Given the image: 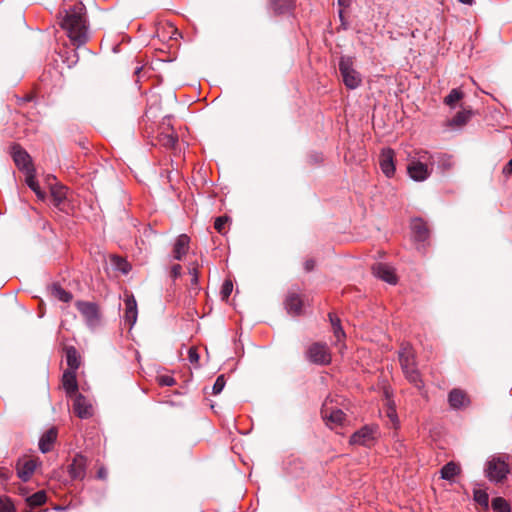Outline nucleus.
<instances>
[{
  "mask_svg": "<svg viewBox=\"0 0 512 512\" xmlns=\"http://www.w3.org/2000/svg\"><path fill=\"white\" fill-rule=\"evenodd\" d=\"M97 477H98L99 479H102V480L106 479V477H107V471H106V469H105V468H103V467H101V468L98 470V472H97Z\"/></svg>",
  "mask_w": 512,
  "mask_h": 512,
  "instance_id": "49530a36",
  "label": "nucleus"
},
{
  "mask_svg": "<svg viewBox=\"0 0 512 512\" xmlns=\"http://www.w3.org/2000/svg\"><path fill=\"white\" fill-rule=\"evenodd\" d=\"M442 166L444 169H450L452 167V162H451V158L450 157H446L443 162H442Z\"/></svg>",
  "mask_w": 512,
  "mask_h": 512,
  "instance_id": "de8ad7c7",
  "label": "nucleus"
},
{
  "mask_svg": "<svg viewBox=\"0 0 512 512\" xmlns=\"http://www.w3.org/2000/svg\"><path fill=\"white\" fill-rule=\"evenodd\" d=\"M321 415L326 424L331 428L342 425L345 420L344 412L333 406V400L330 397H327L324 401L321 408Z\"/></svg>",
  "mask_w": 512,
  "mask_h": 512,
  "instance_id": "0eeeda50",
  "label": "nucleus"
},
{
  "mask_svg": "<svg viewBox=\"0 0 512 512\" xmlns=\"http://www.w3.org/2000/svg\"><path fill=\"white\" fill-rule=\"evenodd\" d=\"M398 356L402 371L407 380L416 388L421 389L423 387V381L416 366L413 348L408 343H403Z\"/></svg>",
  "mask_w": 512,
  "mask_h": 512,
  "instance_id": "7ed1b4c3",
  "label": "nucleus"
},
{
  "mask_svg": "<svg viewBox=\"0 0 512 512\" xmlns=\"http://www.w3.org/2000/svg\"><path fill=\"white\" fill-rule=\"evenodd\" d=\"M448 401L454 409L465 407L469 403L466 393L460 389H453L449 393Z\"/></svg>",
  "mask_w": 512,
  "mask_h": 512,
  "instance_id": "aec40b11",
  "label": "nucleus"
},
{
  "mask_svg": "<svg viewBox=\"0 0 512 512\" xmlns=\"http://www.w3.org/2000/svg\"><path fill=\"white\" fill-rule=\"evenodd\" d=\"M189 273L191 275V286L197 289L198 285V272L195 267L189 269Z\"/></svg>",
  "mask_w": 512,
  "mask_h": 512,
  "instance_id": "a19ab883",
  "label": "nucleus"
},
{
  "mask_svg": "<svg viewBox=\"0 0 512 512\" xmlns=\"http://www.w3.org/2000/svg\"><path fill=\"white\" fill-rule=\"evenodd\" d=\"M225 383H226V382H225V377H224V375H219V376L217 377V379H216V381H215L214 385H213V388H212V390H213V394H214V395H217V394L221 393V392H222V390H223V389H224V387H225Z\"/></svg>",
  "mask_w": 512,
  "mask_h": 512,
  "instance_id": "f704fd0d",
  "label": "nucleus"
},
{
  "mask_svg": "<svg viewBox=\"0 0 512 512\" xmlns=\"http://www.w3.org/2000/svg\"><path fill=\"white\" fill-rule=\"evenodd\" d=\"M373 439L374 436L372 429L363 427L351 436L350 443L368 446L373 441Z\"/></svg>",
  "mask_w": 512,
  "mask_h": 512,
  "instance_id": "6ab92c4d",
  "label": "nucleus"
},
{
  "mask_svg": "<svg viewBox=\"0 0 512 512\" xmlns=\"http://www.w3.org/2000/svg\"><path fill=\"white\" fill-rule=\"evenodd\" d=\"M61 27L66 31L71 42L79 47L89 39V27L86 19V8L79 2L61 13Z\"/></svg>",
  "mask_w": 512,
  "mask_h": 512,
  "instance_id": "f257e3e1",
  "label": "nucleus"
},
{
  "mask_svg": "<svg viewBox=\"0 0 512 512\" xmlns=\"http://www.w3.org/2000/svg\"><path fill=\"white\" fill-rule=\"evenodd\" d=\"M36 466V461L32 459L19 463L17 466L18 477L24 482L28 481L35 472Z\"/></svg>",
  "mask_w": 512,
  "mask_h": 512,
  "instance_id": "412c9836",
  "label": "nucleus"
},
{
  "mask_svg": "<svg viewBox=\"0 0 512 512\" xmlns=\"http://www.w3.org/2000/svg\"><path fill=\"white\" fill-rule=\"evenodd\" d=\"M492 508L496 512H511L510 504L503 497H495L492 500Z\"/></svg>",
  "mask_w": 512,
  "mask_h": 512,
  "instance_id": "2f4dec72",
  "label": "nucleus"
},
{
  "mask_svg": "<svg viewBox=\"0 0 512 512\" xmlns=\"http://www.w3.org/2000/svg\"><path fill=\"white\" fill-rule=\"evenodd\" d=\"M372 271L377 278L389 284H395L397 281V277L395 275L393 267H391L388 264L376 263L375 265H373Z\"/></svg>",
  "mask_w": 512,
  "mask_h": 512,
  "instance_id": "ddd939ff",
  "label": "nucleus"
},
{
  "mask_svg": "<svg viewBox=\"0 0 512 512\" xmlns=\"http://www.w3.org/2000/svg\"><path fill=\"white\" fill-rule=\"evenodd\" d=\"M338 66L342 82L347 89L355 90L361 86L362 76L355 69L352 57L341 56Z\"/></svg>",
  "mask_w": 512,
  "mask_h": 512,
  "instance_id": "39448f33",
  "label": "nucleus"
},
{
  "mask_svg": "<svg viewBox=\"0 0 512 512\" xmlns=\"http://www.w3.org/2000/svg\"><path fill=\"white\" fill-rule=\"evenodd\" d=\"M460 3L465 5H472L474 0H458Z\"/></svg>",
  "mask_w": 512,
  "mask_h": 512,
  "instance_id": "3c124183",
  "label": "nucleus"
},
{
  "mask_svg": "<svg viewBox=\"0 0 512 512\" xmlns=\"http://www.w3.org/2000/svg\"><path fill=\"white\" fill-rule=\"evenodd\" d=\"M470 117H471L470 111H465V110L460 111L452 119H450L447 122V125L449 127L460 128V127L464 126L469 121Z\"/></svg>",
  "mask_w": 512,
  "mask_h": 512,
  "instance_id": "b1692460",
  "label": "nucleus"
},
{
  "mask_svg": "<svg viewBox=\"0 0 512 512\" xmlns=\"http://www.w3.org/2000/svg\"><path fill=\"white\" fill-rule=\"evenodd\" d=\"M0 512H15L14 505L8 498H0Z\"/></svg>",
  "mask_w": 512,
  "mask_h": 512,
  "instance_id": "c9c22d12",
  "label": "nucleus"
},
{
  "mask_svg": "<svg viewBox=\"0 0 512 512\" xmlns=\"http://www.w3.org/2000/svg\"><path fill=\"white\" fill-rule=\"evenodd\" d=\"M181 269H182V268H181V265H179V264H175V265H173V266L171 267V270H170V276H171V278H173V279H177V278L180 276V274H181Z\"/></svg>",
  "mask_w": 512,
  "mask_h": 512,
  "instance_id": "79ce46f5",
  "label": "nucleus"
},
{
  "mask_svg": "<svg viewBox=\"0 0 512 512\" xmlns=\"http://www.w3.org/2000/svg\"><path fill=\"white\" fill-rule=\"evenodd\" d=\"M12 157L19 169L24 170L25 172L33 170L30 155L21 147L14 146L12 148Z\"/></svg>",
  "mask_w": 512,
  "mask_h": 512,
  "instance_id": "9b49d317",
  "label": "nucleus"
},
{
  "mask_svg": "<svg viewBox=\"0 0 512 512\" xmlns=\"http://www.w3.org/2000/svg\"><path fill=\"white\" fill-rule=\"evenodd\" d=\"M330 322L333 328L334 336L339 342L345 337V333L340 325V321L333 314H329Z\"/></svg>",
  "mask_w": 512,
  "mask_h": 512,
  "instance_id": "473e14b6",
  "label": "nucleus"
},
{
  "mask_svg": "<svg viewBox=\"0 0 512 512\" xmlns=\"http://www.w3.org/2000/svg\"><path fill=\"white\" fill-rule=\"evenodd\" d=\"M125 310H124V320L125 323L129 325L131 329L137 321L138 310H137V302L133 295H126L124 300Z\"/></svg>",
  "mask_w": 512,
  "mask_h": 512,
  "instance_id": "f8f14e48",
  "label": "nucleus"
},
{
  "mask_svg": "<svg viewBox=\"0 0 512 512\" xmlns=\"http://www.w3.org/2000/svg\"><path fill=\"white\" fill-rule=\"evenodd\" d=\"M394 152L391 149H383L379 157V164L382 172L387 177H392L395 173Z\"/></svg>",
  "mask_w": 512,
  "mask_h": 512,
  "instance_id": "4468645a",
  "label": "nucleus"
},
{
  "mask_svg": "<svg viewBox=\"0 0 512 512\" xmlns=\"http://www.w3.org/2000/svg\"><path fill=\"white\" fill-rule=\"evenodd\" d=\"M47 500L46 493L44 491H38L31 496L27 497L26 502L30 508H35L43 505Z\"/></svg>",
  "mask_w": 512,
  "mask_h": 512,
  "instance_id": "cd10ccee",
  "label": "nucleus"
},
{
  "mask_svg": "<svg viewBox=\"0 0 512 512\" xmlns=\"http://www.w3.org/2000/svg\"><path fill=\"white\" fill-rule=\"evenodd\" d=\"M411 230L416 241L424 242L429 236V230L426 223L420 219L415 218L411 222Z\"/></svg>",
  "mask_w": 512,
  "mask_h": 512,
  "instance_id": "a211bd4d",
  "label": "nucleus"
},
{
  "mask_svg": "<svg viewBox=\"0 0 512 512\" xmlns=\"http://www.w3.org/2000/svg\"><path fill=\"white\" fill-rule=\"evenodd\" d=\"M463 96L464 94L460 89H452L450 93L444 98V103L453 108L463 98Z\"/></svg>",
  "mask_w": 512,
  "mask_h": 512,
  "instance_id": "c85d7f7f",
  "label": "nucleus"
},
{
  "mask_svg": "<svg viewBox=\"0 0 512 512\" xmlns=\"http://www.w3.org/2000/svg\"><path fill=\"white\" fill-rule=\"evenodd\" d=\"M473 499L474 501L483 507L484 509H488L489 507V495L486 491L476 489L473 492Z\"/></svg>",
  "mask_w": 512,
  "mask_h": 512,
  "instance_id": "7c9ffc66",
  "label": "nucleus"
},
{
  "mask_svg": "<svg viewBox=\"0 0 512 512\" xmlns=\"http://www.w3.org/2000/svg\"><path fill=\"white\" fill-rule=\"evenodd\" d=\"M314 266H315V262L312 259L306 260L304 263V268L308 272L313 270Z\"/></svg>",
  "mask_w": 512,
  "mask_h": 512,
  "instance_id": "a18cd8bd",
  "label": "nucleus"
},
{
  "mask_svg": "<svg viewBox=\"0 0 512 512\" xmlns=\"http://www.w3.org/2000/svg\"><path fill=\"white\" fill-rule=\"evenodd\" d=\"M161 141H162L163 145H165L167 147H174L175 144L177 143L178 139L176 136H174L172 134H166V135L162 136Z\"/></svg>",
  "mask_w": 512,
  "mask_h": 512,
  "instance_id": "ea45409f",
  "label": "nucleus"
},
{
  "mask_svg": "<svg viewBox=\"0 0 512 512\" xmlns=\"http://www.w3.org/2000/svg\"><path fill=\"white\" fill-rule=\"evenodd\" d=\"M190 238L186 234H181L177 237L173 247V258L175 260H182L189 249Z\"/></svg>",
  "mask_w": 512,
  "mask_h": 512,
  "instance_id": "f3484780",
  "label": "nucleus"
},
{
  "mask_svg": "<svg viewBox=\"0 0 512 512\" xmlns=\"http://www.w3.org/2000/svg\"><path fill=\"white\" fill-rule=\"evenodd\" d=\"M285 306L290 315L298 316L302 313L303 300L299 294L291 291L286 297Z\"/></svg>",
  "mask_w": 512,
  "mask_h": 512,
  "instance_id": "dca6fc26",
  "label": "nucleus"
},
{
  "mask_svg": "<svg viewBox=\"0 0 512 512\" xmlns=\"http://www.w3.org/2000/svg\"><path fill=\"white\" fill-rule=\"evenodd\" d=\"M387 415H388V417L391 419V421L393 423L396 422L397 416H396V411H395V409L393 407H389L388 408Z\"/></svg>",
  "mask_w": 512,
  "mask_h": 512,
  "instance_id": "c03bdc74",
  "label": "nucleus"
},
{
  "mask_svg": "<svg viewBox=\"0 0 512 512\" xmlns=\"http://www.w3.org/2000/svg\"><path fill=\"white\" fill-rule=\"evenodd\" d=\"M75 305L90 329H95L100 325L101 316L97 304L93 302L77 301Z\"/></svg>",
  "mask_w": 512,
  "mask_h": 512,
  "instance_id": "423d86ee",
  "label": "nucleus"
},
{
  "mask_svg": "<svg viewBox=\"0 0 512 512\" xmlns=\"http://www.w3.org/2000/svg\"><path fill=\"white\" fill-rule=\"evenodd\" d=\"M140 70H141V68H137V69H136V71H135V73H139V72H140Z\"/></svg>",
  "mask_w": 512,
  "mask_h": 512,
  "instance_id": "603ef678",
  "label": "nucleus"
},
{
  "mask_svg": "<svg viewBox=\"0 0 512 512\" xmlns=\"http://www.w3.org/2000/svg\"><path fill=\"white\" fill-rule=\"evenodd\" d=\"M52 295L62 302H69L72 299V294L57 284L51 288Z\"/></svg>",
  "mask_w": 512,
  "mask_h": 512,
  "instance_id": "c756f323",
  "label": "nucleus"
},
{
  "mask_svg": "<svg viewBox=\"0 0 512 512\" xmlns=\"http://www.w3.org/2000/svg\"><path fill=\"white\" fill-rule=\"evenodd\" d=\"M57 438V431L54 428L46 431L39 440V449L42 453H47L52 450L53 444Z\"/></svg>",
  "mask_w": 512,
  "mask_h": 512,
  "instance_id": "4be33fe9",
  "label": "nucleus"
},
{
  "mask_svg": "<svg viewBox=\"0 0 512 512\" xmlns=\"http://www.w3.org/2000/svg\"><path fill=\"white\" fill-rule=\"evenodd\" d=\"M350 0H338V4L341 7H347L349 6Z\"/></svg>",
  "mask_w": 512,
  "mask_h": 512,
  "instance_id": "8fccbe9b",
  "label": "nucleus"
},
{
  "mask_svg": "<svg viewBox=\"0 0 512 512\" xmlns=\"http://www.w3.org/2000/svg\"><path fill=\"white\" fill-rule=\"evenodd\" d=\"M228 221V218L227 217H218L216 218L215 222H214V228L221 234H224L225 232V225Z\"/></svg>",
  "mask_w": 512,
  "mask_h": 512,
  "instance_id": "4c0bfd02",
  "label": "nucleus"
},
{
  "mask_svg": "<svg viewBox=\"0 0 512 512\" xmlns=\"http://www.w3.org/2000/svg\"><path fill=\"white\" fill-rule=\"evenodd\" d=\"M188 357H189V360H190L191 363L198 362V360H199V355H198L197 351L194 348H190L189 349Z\"/></svg>",
  "mask_w": 512,
  "mask_h": 512,
  "instance_id": "37998d69",
  "label": "nucleus"
},
{
  "mask_svg": "<svg viewBox=\"0 0 512 512\" xmlns=\"http://www.w3.org/2000/svg\"><path fill=\"white\" fill-rule=\"evenodd\" d=\"M62 385L69 398H72L75 394H79L76 371L66 370L62 376Z\"/></svg>",
  "mask_w": 512,
  "mask_h": 512,
  "instance_id": "2eb2a0df",
  "label": "nucleus"
},
{
  "mask_svg": "<svg viewBox=\"0 0 512 512\" xmlns=\"http://www.w3.org/2000/svg\"><path fill=\"white\" fill-rule=\"evenodd\" d=\"M112 262L114 267L123 274H127L130 271L129 263L121 257H113Z\"/></svg>",
  "mask_w": 512,
  "mask_h": 512,
  "instance_id": "72a5a7b5",
  "label": "nucleus"
},
{
  "mask_svg": "<svg viewBox=\"0 0 512 512\" xmlns=\"http://www.w3.org/2000/svg\"><path fill=\"white\" fill-rule=\"evenodd\" d=\"M434 160L432 155L425 150L415 152L409 160L407 172L414 181H424L432 173Z\"/></svg>",
  "mask_w": 512,
  "mask_h": 512,
  "instance_id": "f03ea898",
  "label": "nucleus"
},
{
  "mask_svg": "<svg viewBox=\"0 0 512 512\" xmlns=\"http://www.w3.org/2000/svg\"><path fill=\"white\" fill-rule=\"evenodd\" d=\"M157 381L161 386H173L175 379L170 375H160L157 377Z\"/></svg>",
  "mask_w": 512,
  "mask_h": 512,
  "instance_id": "58836bf2",
  "label": "nucleus"
},
{
  "mask_svg": "<svg viewBox=\"0 0 512 512\" xmlns=\"http://www.w3.org/2000/svg\"><path fill=\"white\" fill-rule=\"evenodd\" d=\"M87 459L81 454L75 455L68 466V473L73 479L82 480L86 475Z\"/></svg>",
  "mask_w": 512,
  "mask_h": 512,
  "instance_id": "9d476101",
  "label": "nucleus"
},
{
  "mask_svg": "<svg viewBox=\"0 0 512 512\" xmlns=\"http://www.w3.org/2000/svg\"><path fill=\"white\" fill-rule=\"evenodd\" d=\"M508 456L493 455L486 461L484 472L490 482L502 483L510 473Z\"/></svg>",
  "mask_w": 512,
  "mask_h": 512,
  "instance_id": "20e7f679",
  "label": "nucleus"
},
{
  "mask_svg": "<svg viewBox=\"0 0 512 512\" xmlns=\"http://www.w3.org/2000/svg\"><path fill=\"white\" fill-rule=\"evenodd\" d=\"M66 361L69 366V370L76 371L79 368V356L78 352L74 347H67L66 350Z\"/></svg>",
  "mask_w": 512,
  "mask_h": 512,
  "instance_id": "a878e982",
  "label": "nucleus"
},
{
  "mask_svg": "<svg viewBox=\"0 0 512 512\" xmlns=\"http://www.w3.org/2000/svg\"><path fill=\"white\" fill-rule=\"evenodd\" d=\"M26 184L28 185V187L33 190L37 197L39 199H45V192H43L40 187H39V184L35 178V175H34V169L29 171V172H26Z\"/></svg>",
  "mask_w": 512,
  "mask_h": 512,
  "instance_id": "393cba45",
  "label": "nucleus"
},
{
  "mask_svg": "<svg viewBox=\"0 0 512 512\" xmlns=\"http://www.w3.org/2000/svg\"><path fill=\"white\" fill-rule=\"evenodd\" d=\"M440 473L442 479L452 480L460 473V467L454 462H449L442 467Z\"/></svg>",
  "mask_w": 512,
  "mask_h": 512,
  "instance_id": "bb28decb",
  "label": "nucleus"
},
{
  "mask_svg": "<svg viewBox=\"0 0 512 512\" xmlns=\"http://www.w3.org/2000/svg\"><path fill=\"white\" fill-rule=\"evenodd\" d=\"M308 359L319 365L329 364L331 361V354L326 344L314 343L307 350Z\"/></svg>",
  "mask_w": 512,
  "mask_h": 512,
  "instance_id": "6e6552de",
  "label": "nucleus"
},
{
  "mask_svg": "<svg viewBox=\"0 0 512 512\" xmlns=\"http://www.w3.org/2000/svg\"><path fill=\"white\" fill-rule=\"evenodd\" d=\"M293 8V0H270V9L274 14H286Z\"/></svg>",
  "mask_w": 512,
  "mask_h": 512,
  "instance_id": "5701e85b",
  "label": "nucleus"
},
{
  "mask_svg": "<svg viewBox=\"0 0 512 512\" xmlns=\"http://www.w3.org/2000/svg\"><path fill=\"white\" fill-rule=\"evenodd\" d=\"M73 399V411L81 419H87L93 415V407L85 396L82 394H75Z\"/></svg>",
  "mask_w": 512,
  "mask_h": 512,
  "instance_id": "1a4fd4ad",
  "label": "nucleus"
},
{
  "mask_svg": "<svg viewBox=\"0 0 512 512\" xmlns=\"http://www.w3.org/2000/svg\"><path fill=\"white\" fill-rule=\"evenodd\" d=\"M233 291V283L230 280H226L221 288V295L223 299H227Z\"/></svg>",
  "mask_w": 512,
  "mask_h": 512,
  "instance_id": "e433bc0d",
  "label": "nucleus"
},
{
  "mask_svg": "<svg viewBox=\"0 0 512 512\" xmlns=\"http://www.w3.org/2000/svg\"><path fill=\"white\" fill-rule=\"evenodd\" d=\"M503 172L505 174H511L512 173V159L506 164V166L503 169Z\"/></svg>",
  "mask_w": 512,
  "mask_h": 512,
  "instance_id": "09e8293b",
  "label": "nucleus"
}]
</instances>
